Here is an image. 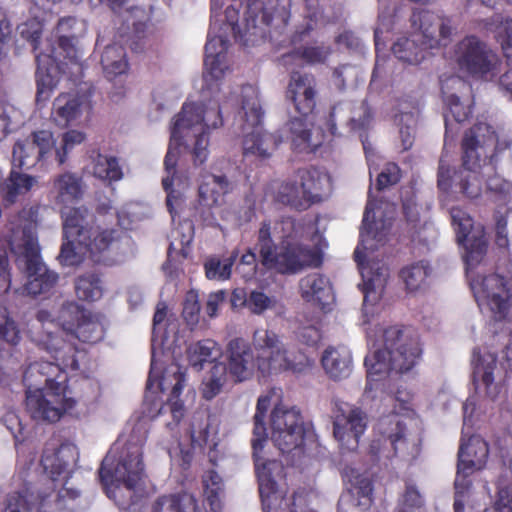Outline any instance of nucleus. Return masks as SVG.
<instances>
[{
  "label": "nucleus",
  "mask_w": 512,
  "mask_h": 512,
  "mask_svg": "<svg viewBox=\"0 0 512 512\" xmlns=\"http://www.w3.org/2000/svg\"><path fill=\"white\" fill-rule=\"evenodd\" d=\"M45 348L55 362L37 361L25 369V404L34 420L54 423L76 404L67 395L68 375L65 369L78 370L79 363L76 347L59 335L49 334Z\"/></svg>",
  "instance_id": "f257e3e1"
},
{
  "label": "nucleus",
  "mask_w": 512,
  "mask_h": 512,
  "mask_svg": "<svg viewBox=\"0 0 512 512\" xmlns=\"http://www.w3.org/2000/svg\"><path fill=\"white\" fill-rule=\"evenodd\" d=\"M498 136L493 127L484 122L475 123L468 129L461 141L462 166H450L448 154L442 152L438 171L437 187L447 196L461 194L468 199H477L483 192V178L480 170L492 164L497 156Z\"/></svg>",
  "instance_id": "f03ea898"
},
{
  "label": "nucleus",
  "mask_w": 512,
  "mask_h": 512,
  "mask_svg": "<svg viewBox=\"0 0 512 512\" xmlns=\"http://www.w3.org/2000/svg\"><path fill=\"white\" fill-rule=\"evenodd\" d=\"M450 215L457 242L465 247L466 274L478 305H487L495 321L505 320L512 311V280L496 273L481 280L471 278L472 269L487 254L488 241L483 229L473 233L474 220L465 210L453 207Z\"/></svg>",
  "instance_id": "7ed1b4c3"
},
{
  "label": "nucleus",
  "mask_w": 512,
  "mask_h": 512,
  "mask_svg": "<svg viewBox=\"0 0 512 512\" xmlns=\"http://www.w3.org/2000/svg\"><path fill=\"white\" fill-rule=\"evenodd\" d=\"M281 225L285 235L280 244L276 245L272 238L270 221L261 223L256 244L261 265L282 275L297 274L312 265L319 266V255L296 240L301 228L297 220L286 217L282 219Z\"/></svg>",
  "instance_id": "20e7f679"
},
{
  "label": "nucleus",
  "mask_w": 512,
  "mask_h": 512,
  "mask_svg": "<svg viewBox=\"0 0 512 512\" xmlns=\"http://www.w3.org/2000/svg\"><path fill=\"white\" fill-rule=\"evenodd\" d=\"M384 348L375 350L364 359L367 378L378 380L374 376L394 371L402 374L410 371L419 361L422 348L417 335L398 326L384 331Z\"/></svg>",
  "instance_id": "39448f33"
},
{
  "label": "nucleus",
  "mask_w": 512,
  "mask_h": 512,
  "mask_svg": "<svg viewBox=\"0 0 512 512\" xmlns=\"http://www.w3.org/2000/svg\"><path fill=\"white\" fill-rule=\"evenodd\" d=\"M291 17V0H269L263 4L260 0H249L245 17V29L242 32L237 24L232 27L234 38L244 47L254 46L266 37V32L257 25L258 20L269 28L271 41H278L287 29Z\"/></svg>",
  "instance_id": "423d86ee"
},
{
  "label": "nucleus",
  "mask_w": 512,
  "mask_h": 512,
  "mask_svg": "<svg viewBox=\"0 0 512 512\" xmlns=\"http://www.w3.org/2000/svg\"><path fill=\"white\" fill-rule=\"evenodd\" d=\"M23 236L21 244H11L16 265L24 271L27 277L22 294L33 298L47 297L56 287L59 275L43 263L37 239L25 230Z\"/></svg>",
  "instance_id": "0eeeda50"
},
{
  "label": "nucleus",
  "mask_w": 512,
  "mask_h": 512,
  "mask_svg": "<svg viewBox=\"0 0 512 512\" xmlns=\"http://www.w3.org/2000/svg\"><path fill=\"white\" fill-rule=\"evenodd\" d=\"M144 476L142 445L128 441L118 452L111 448L102 460L99 478L103 486L109 488L123 484L128 490H134Z\"/></svg>",
  "instance_id": "6e6552de"
},
{
  "label": "nucleus",
  "mask_w": 512,
  "mask_h": 512,
  "mask_svg": "<svg viewBox=\"0 0 512 512\" xmlns=\"http://www.w3.org/2000/svg\"><path fill=\"white\" fill-rule=\"evenodd\" d=\"M222 124L223 117L219 107L205 109L201 104L185 102L181 111L176 115L171 128V142L180 140L183 130L201 125L202 131L196 136L192 150L194 164L201 165L206 161L209 154V130L218 128Z\"/></svg>",
  "instance_id": "1a4fd4ad"
},
{
  "label": "nucleus",
  "mask_w": 512,
  "mask_h": 512,
  "mask_svg": "<svg viewBox=\"0 0 512 512\" xmlns=\"http://www.w3.org/2000/svg\"><path fill=\"white\" fill-rule=\"evenodd\" d=\"M62 218L64 235L74 238L84 254L95 255L106 251L115 240L116 230L101 229L96 225V217L84 206L62 212Z\"/></svg>",
  "instance_id": "9d476101"
},
{
  "label": "nucleus",
  "mask_w": 512,
  "mask_h": 512,
  "mask_svg": "<svg viewBox=\"0 0 512 512\" xmlns=\"http://www.w3.org/2000/svg\"><path fill=\"white\" fill-rule=\"evenodd\" d=\"M249 90L252 94L244 95L241 106L245 118L242 131L246 133L243 139V154L266 159L270 156V151L276 149L278 139L263 130L264 112L257 93L251 87Z\"/></svg>",
  "instance_id": "9b49d317"
},
{
  "label": "nucleus",
  "mask_w": 512,
  "mask_h": 512,
  "mask_svg": "<svg viewBox=\"0 0 512 512\" xmlns=\"http://www.w3.org/2000/svg\"><path fill=\"white\" fill-rule=\"evenodd\" d=\"M270 426L271 439L282 454L303 452L306 429L298 410L275 406L271 412Z\"/></svg>",
  "instance_id": "f8f14e48"
},
{
  "label": "nucleus",
  "mask_w": 512,
  "mask_h": 512,
  "mask_svg": "<svg viewBox=\"0 0 512 512\" xmlns=\"http://www.w3.org/2000/svg\"><path fill=\"white\" fill-rule=\"evenodd\" d=\"M21 35L32 46L37 63L36 69V103L37 105H44L52 96L54 89L58 85L56 77L57 64L53 56V49L50 53H43L39 51V45L42 37V27L39 23L32 24L31 27H26L21 31Z\"/></svg>",
  "instance_id": "ddd939ff"
},
{
  "label": "nucleus",
  "mask_w": 512,
  "mask_h": 512,
  "mask_svg": "<svg viewBox=\"0 0 512 512\" xmlns=\"http://www.w3.org/2000/svg\"><path fill=\"white\" fill-rule=\"evenodd\" d=\"M55 140L53 134L46 130L34 131L24 141H17L13 146L12 163L17 169L30 170L45 167L52 158L55 159Z\"/></svg>",
  "instance_id": "4468645a"
},
{
  "label": "nucleus",
  "mask_w": 512,
  "mask_h": 512,
  "mask_svg": "<svg viewBox=\"0 0 512 512\" xmlns=\"http://www.w3.org/2000/svg\"><path fill=\"white\" fill-rule=\"evenodd\" d=\"M456 62L461 71L476 78H483L493 71L497 55L474 35L466 36L456 46Z\"/></svg>",
  "instance_id": "2eb2a0df"
},
{
  "label": "nucleus",
  "mask_w": 512,
  "mask_h": 512,
  "mask_svg": "<svg viewBox=\"0 0 512 512\" xmlns=\"http://www.w3.org/2000/svg\"><path fill=\"white\" fill-rule=\"evenodd\" d=\"M62 327L83 343H97L104 337L102 323L76 303L63 307L60 315Z\"/></svg>",
  "instance_id": "dca6fc26"
},
{
  "label": "nucleus",
  "mask_w": 512,
  "mask_h": 512,
  "mask_svg": "<svg viewBox=\"0 0 512 512\" xmlns=\"http://www.w3.org/2000/svg\"><path fill=\"white\" fill-rule=\"evenodd\" d=\"M367 428V415L359 407H339L334 414L333 435L342 449L354 451Z\"/></svg>",
  "instance_id": "f3484780"
},
{
  "label": "nucleus",
  "mask_w": 512,
  "mask_h": 512,
  "mask_svg": "<svg viewBox=\"0 0 512 512\" xmlns=\"http://www.w3.org/2000/svg\"><path fill=\"white\" fill-rule=\"evenodd\" d=\"M413 24L419 23L420 40L423 42L424 47L430 50L446 47L453 34L452 21L446 16H440L434 12L423 10L419 13H414L412 16Z\"/></svg>",
  "instance_id": "a211bd4d"
},
{
  "label": "nucleus",
  "mask_w": 512,
  "mask_h": 512,
  "mask_svg": "<svg viewBox=\"0 0 512 512\" xmlns=\"http://www.w3.org/2000/svg\"><path fill=\"white\" fill-rule=\"evenodd\" d=\"M285 96L299 115L309 116L314 112L318 98L316 77L312 73L291 72Z\"/></svg>",
  "instance_id": "6ab92c4d"
},
{
  "label": "nucleus",
  "mask_w": 512,
  "mask_h": 512,
  "mask_svg": "<svg viewBox=\"0 0 512 512\" xmlns=\"http://www.w3.org/2000/svg\"><path fill=\"white\" fill-rule=\"evenodd\" d=\"M466 90L470 91L471 87L463 79L458 76H451L445 81L441 80V92L443 100L448 108V113H445V139L448 138L450 133H453L454 121L456 124L463 123L468 120L472 115V106L470 104H463L457 94H449L447 89Z\"/></svg>",
  "instance_id": "aec40b11"
},
{
  "label": "nucleus",
  "mask_w": 512,
  "mask_h": 512,
  "mask_svg": "<svg viewBox=\"0 0 512 512\" xmlns=\"http://www.w3.org/2000/svg\"><path fill=\"white\" fill-rule=\"evenodd\" d=\"M314 359L305 352L282 349L270 359L260 358V373L263 377L282 371L301 373L312 368Z\"/></svg>",
  "instance_id": "412c9836"
},
{
  "label": "nucleus",
  "mask_w": 512,
  "mask_h": 512,
  "mask_svg": "<svg viewBox=\"0 0 512 512\" xmlns=\"http://www.w3.org/2000/svg\"><path fill=\"white\" fill-rule=\"evenodd\" d=\"M251 345L243 338H234L227 345V369L237 382L249 378L256 365Z\"/></svg>",
  "instance_id": "4be33fe9"
},
{
  "label": "nucleus",
  "mask_w": 512,
  "mask_h": 512,
  "mask_svg": "<svg viewBox=\"0 0 512 512\" xmlns=\"http://www.w3.org/2000/svg\"><path fill=\"white\" fill-rule=\"evenodd\" d=\"M54 486L46 491L35 490L31 484L7 496L5 512H48L46 500L52 495Z\"/></svg>",
  "instance_id": "5701e85b"
},
{
  "label": "nucleus",
  "mask_w": 512,
  "mask_h": 512,
  "mask_svg": "<svg viewBox=\"0 0 512 512\" xmlns=\"http://www.w3.org/2000/svg\"><path fill=\"white\" fill-rule=\"evenodd\" d=\"M496 368V355L492 353L481 355L479 348L473 350V384L475 388H478L479 382H481L486 395L492 400L496 399L502 390V386L494 382V370Z\"/></svg>",
  "instance_id": "b1692460"
},
{
  "label": "nucleus",
  "mask_w": 512,
  "mask_h": 512,
  "mask_svg": "<svg viewBox=\"0 0 512 512\" xmlns=\"http://www.w3.org/2000/svg\"><path fill=\"white\" fill-rule=\"evenodd\" d=\"M296 178L301 184V190L309 203V208L322 202L324 196L331 190L330 176L315 167L298 169Z\"/></svg>",
  "instance_id": "393cba45"
},
{
  "label": "nucleus",
  "mask_w": 512,
  "mask_h": 512,
  "mask_svg": "<svg viewBox=\"0 0 512 512\" xmlns=\"http://www.w3.org/2000/svg\"><path fill=\"white\" fill-rule=\"evenodd\" d=\"M301 297L306 301L326 311L333 301L331 284L324 275L311 273L303 277L299 282Z\"/></svg>",
  "instance_id": "a878e982"
},
{
  "label": "nucleus",
  "mask_w": 512,
  "mask_h": 512,
  "mask_svg": "<svg viewBox=\"0 0 512 512\" xmlns=\"http://www.w3.org/2000/svg\"><path fill=\"white\" fill-rule=\"evenodd\" d=\"M489 457V445L480 436L473 435L465 443L461 441L458 451V469L459 472H469V470H481L485 467Z\"/></svg>",
  "instance_id": "bb28decb"
},
{
  "label": "nucleus",
  "mask_w": 512,
  "mask_h": 512,
  "mask_svg": "<svg viewBox=\"0 0 512 512\" xmlns=\"http://www.w3.org/2000/svg\"><path fill=\"white\" fill-rule=\"evenodd\" d=\"M321 365L330 379H346L353 369L352 354L345 346H329L322 353Z\"/></svg>",
  "instance_id": "cd10ccee"
},
{
  "label": "nucleus",
  "mask_w": 512,
  "mask_h": 512,
  "mask_svg": "<svg viewBox=\"0 0 512 512\" xmlns=\"http://www.w3.org/2000/svg\"><path fill=\"white\" fill-rule=\"evenodd\" d=\"M74 460V449L70 445L61 444L58 447L46 445L40 460L45 473H47L52 482L57 481L64 475L70 463Z\"/></svg>",
  "instance_id": "c85d7f7f"
},
{
  "label": "nucleus",
  "mask_w": 512,
  "mask_h": 512,
  "mask_svg": "<svg viewBox=\"0 0 512 512\" xmlns=\"http://www.w3.org/2000/svg\"><path fill=\"white\" fill-rule=\"evenodd\" d=\"M52 191L55 194V202L67 209L61 213L68 212L71 209L68 206L78 202L83 196V180L74 173L65 172L54 178Z\"/></svg>",
  "instance_id": "c756f323"
},
{
  "label": "nucleus",
  "mask_w": 512,
  "mask_h": 512,
  "mask_svg": "<svg viewBox=\"0 0 512 512\" xmlns=\"http://www.w3.org/2000/svg\"><path fill=\"white\" fill-rule=\"evenodd\" d=\"M151 512H202L196 497L187 491L159 496L151 506Z\"/></svg>",
  "instance_id": "7c9ffc66"
},
{
  "label": "nucleus",
  "mask_w": 512,
  "mask_h": 512,
  "mask_svg": "<svg viewBox=\"0 0 512 512\" xmlns=\"http://www.w3.org/2000/svg\"><path fill=\"white\" fill-rule=\"evenodd\" d=\"M229 186L225 175H204L198 188L200 204L206 207L218 205L221 197L228 193Z\"/></svg>",
  "instance_id": "2f4dec72"
},
{
  "label": "nucleus",
  "mask_w": 512,
  "mask_h": 512,
  "mask_svg": "<svg viewBox=\"0 0 512 512\" xmlns=\"http://www.w3.org/2000/svg\"><path fill=\"white\" fill-rule=\"evenodd\" d=\"M228 49V40L222 36L208 37L205 44L204 66L213 79H220L224 75L222 60Z\"/></svg>",
  "instance_id": "473e14b6"
},
{
  "label": "nucleus",
  "mask_w": 512,
  "mask_h": 512,
  "mask_svg": "<svg viewBox=\"0 0 512 512\" xmlns=\"http://www.w3.org/2000/svg\"><path fill=\"white\" fill-rule=\"evenodd\" d=\"M428 50L430 49L424 47L420 36L415 33L410 37L399 38L392 46V52L397 59L412 65L420 64Z\"/></svg>",
  "instance_id": "72a5a7b5"
},
{
  "label": "nucleus",
  "mask_w": 512,
  "mask_h": 512,
  "mask_svg": "<svg viewBox=\"0 0 512 512\" xmlns=\"http://www.w3.org/2000/svg\"><path fill=\"white\" fill-rule=\"evenodd\" d=\"M175 384L173 385L171 394L165 404H163L159 411L158 415L162 414L164 412L165 408H168L171 416L173 418L172 422L167 423V427L170 430H173L175 427H177L184 417L185 408L183 401L180 399V395L182 394L183 388L185 386L186 382V374L185 372H182L180 369H178L177 372L173 375Z\"/></svg>",
  "instance_id": "f704fd0d"
},
{
  "label": "nucleus",
  "mask_w": 512,
  "mask_h": 512,
  "mask_svg": "<svg viewBox=\"0 0 512 512\" xmlns=\"http://www.w3.org/2000/svg\"><path fill=\"white\" fill-rule=\"evenodd\" d=\"M252 344L257 352L255 362L259 372L260 358L270 359L276 352H281L284 349L280 345L279 336L274 331L265 328H258L254 331Z\"/></svg>",
  "instance_id": "c9c22d12"
},
{
  "label": "nucleus",
  "mask_w": 512,
  "mask_h": 512,
  "mask_svg": "<svg viewBox=\"0 0 512 512\" xmlns=\"http://www.w3.org/2000/svg\"><path fill=\"white\" fill-rule=\"evenodd\" d=\"M332 47L325 44H307L295 47L292 51L283 55V60L287 62L288 58L300 60L306 65L314 66L325 64L332 54Z\"/></svg>",
  "instance_id": "e433bc0d"
},
{
  "label": "nucleus",
  "mask_w": 512,
  "mask_h": 512,
  "mask_svg": "<svg viewBox=\"0 0 512 512\" xmlns=\"http://www.w3.org/2000/svg\"><path fill=\"white\" fill-rule=\"evenodd\" d=\"M101 65L109 80L126 73L128 61L124 47L116 43L106 46L101 55Z\"/></svg>",
  "instance_id": "4c0bfd02"
},
{
  "label": "nucleus",
  "mask_w": 512,
  "mask_h": 512,
  "mask_svg": "<svg viewBox=\"0 0 512 512\" xmlns=\"http://www.w3.org/2000/svg\"><path fill=\"white\" fill-rule=\"evenodd\" d=\"M304 3L306 22L300 25L291 36L290 42L293 45L300 43L305 37L309 36L318 25L325 23L323 9L320 6L319 0H304Z\"/></svg>",
  "instance_id": "58836bf2"
},
{
  "label": "nucleus",
  "mask_w": 512,
  "mask_h": 512,
  "mask_svg": "<svg viewBox=\"0 0 512 512\" xmlns=\"http://www.w3.org/2000/svg\"><path fill=\"white\" fill-rule=\"evenodd\" d=\"M277 200L297 211H305L309 208V203L304 197L301 184L296 177L281 183L277 192Z\"/></svg>",
  "instance_id": "ea45409f"
},
{
  "label": "nucleus",
  "mask_w": 512,
  "mask_h": 512,
  "mask_svg": "<svg viewBox=\"0 0 512 512\" xmlns=\"http://www.w3.org/2000/svg\"><path fill=\"white\" fill-rule=\"evenodd\" d=\"M432 268L425 260H420L403 267L399 272V277L405 283L408 291H417L426 284Z\"/></svg>",
  "instance_id": "a19ab883"
},
{
  "label": "nucleus",
  "mask_w": 512,
  "mask_h": 512,
  "mask_svg": "<svg viewBox=\"0 0 512 512\" xmlns=\"http://www.w3.org/2000/svg\"><path fill=\"white\" fill-rule=\"evenodd\" d=\"M93 174L103 182L111 184L123 179L124 173L115 156L98 154L93 163Z\"/></svg>",
  "instance_id": "79ce46f5"
},
{
  "label": "nucleus",
  "mask_w": 512,
  "mask_h": 512,
  "mask_svg": "<svg viewBox=\"0 0 512 512\" xmlns=\"http://www.w3.org/2000/svg\"><path fill=\"white\" fill-rule=\"evenodd\" d=\"M380 433L386 437L397 453V444L405 441L406 425L399 415L390 414L380 418L378 422Z\"/></svg>",
  "instance_id": "37998d69"
},
{
  "label": "nucleus",
  "mask_w": 512,
  "mask_h": 512,
  "mask_svg": "<svg viewBox=\"0 0 512 512\" xmlns=\"http://www.w3.org/2000/svg\"><path fill=\"white\" fill-rule=\"evenodd\" d=\"M81 103L76 97L69 94H60L53 102V115L55 121L67 125L74 120L80 110Z\"/></svg>",
  "instance_id": "c03bdc74"
},
{
  "label": "nucleus",
  "mask_w": 512,
  "mask_h": 512,
  "mask_svg": "<svg viewBox=\"0 0 512 512\" xmlns=\"http://www.w3.org/2000/svg\"><path fill=\"white\" fill-rule=\"evenodd\" d=\"M204 494L209 512H221L220 493L223 491V481L215 470H209L203 476Z\"/></svg>",
  "instance_id": "a18cd8bd"
},
{
  "label": "nucleus",
  "mask_w": 512,
  "mask_h": 512,
  "mask_svg": "<svg viewBox=\"0 0 512 512\" xmlns=\"http://www.w3.org/2000/svg\"><path fill=\"white\" fill-rule=\"evenodd\" d=\"M76 295L83 301H95L102 296L101 279L94 272L80 275L75 281Z\"/></svg>",
  "instance_id": "49530a36"
},
{
  "label": "nucleus",
  "mask_w": 512,
  "mask_h": 512,
  "mask_svg": "<svg viewBox=\"0 0 512 512\" xmlns=\"http://www.w3.org/2000/svg\"><path fill=\"white\" fill-rule=\"evenodd\" d=\"M217 343L211 339L200 340L191 344L187 349V357L189 364L200 371L206 362H211L213 359V351L216 349Z\"/></svg>",
  "instance_id": "de8ad7c7"
},
{
  "label": "nucleus",
  "mask_w": 512,
  "mask_h": 512,
  "mask_svg": "<svg viewBox=\"0 0 512 512\" xmlns=\"http://www.w3.org/2000/svg\"><path fill=\"white\" fill-rule=\"evenodd\" d=\"M491 30L500 43L505 57L512 61V18L495 15L492 17Z\"/></svg>",
  "instance_id": "09e8293b"
},
{
  "label": "nucleus",
  "mask_w": 512,
  "mask_h": 512,
  "mask_svg": "<svg viewBox=\"0 0 512 512\" xmlns=\"http://www.w3.org/2000/svg\"><path fill=\"white\" fill-rule=\"evenodd\" d=\"M36 182L37 180L35 177L20 173L15 170L14 167L10 171L9 177L5 182L6 200L9 202H14L18 195L30 191Z\"/></svg>",
  "instance_id": "8fccbe9b"
},
{
  "label": "nucleus",
  "mask_w": 512,
  "mask_h": 512,
  "mask_svg": "<svg viewBox=\"0 0 512 512\" xmlns=\"http://www.w3.org/2000/svg\"><path fill=\"white\" fill-rule=\"evenodd\" d=\"M237 257L238 252L233 251L224 260H220L217 257L209 258L204 264L206 277L210 280H228Z\"/></svg>",
  "instance_id": "3c124183"
},
{
  "label": "nucleus",
  "mask_w": 512,
  "mask_h": 512,
  "mask_svg": "<svg viewBox=\"0 0 512 512\" xmlns=\"http://www.w3.org/2000/svg\"><path fill=\"white\" fill-rule=\"evenodd\" d=\"M178 162V151L172 148L171 144L169 145L168 151L164 158V167L167 172V176L162 179V186L165 192L167 193L166 198V206L168 211L172 214L174 207H173V200L176 199L174 196V176L176 174V166Z\"/></svg>",
  "instance_id": "603ef678"
},
{
  "label": "nucleus",
  "mask_w": 512,
  "mask_h": 512,
  "mask_svg": "<svg viewBox=\"0 0 512 512\" xmlns=\"http://www.w3.org/2000/svg\"><path fill=\"white\" fill-rule=\"evenodd\" d=\"M253 438L251 440V446L253 450V459L255 462V468L258 471L260 469V466L263 467V469L266 468V463L260 464V453L263 451V448L267 442L268 439V433L266 428L265 419L260 417H253Z\"/></svg>",
  "instance_id": "864d4df0"
},
{
  "label": "nucleus",
  "mask_w": 512,
  "mask_h": 512,
  "mask_svg": "<svg viewBox=\"0 0 512 512\" xmlns=\"http://www.w3.org/2000/svg\"><path fill=\"white\" fill-rule=\"evenodd\" d=\"M486 193L496 201H508L512 193V182L497 173L486 180Z\"/></svg>",
  "instance_id": "5fc2aeb1"
},
{
  "label": "nucleus",
  "mask_w": 512,
  "mask_h": 512,
  "mask_svg": "<svg viewBox=\"0 0 512 512\" xmlns=\"http://www.w3.org/2000/svg\"><path fill=\"white\" fill-rule=\"evenodd\" d=\"M360 110H361V114L357 118L356 117L350 118L348 121V125H349L351 131L360 133V138H361V141L363 144V148H364V150H366L367 149V147H366V140H367L366 132L372 123L373 113L366 101L362 102V104L360 106Z\"/></svg>",
  "instance_id": "6e6d98bb"
},
{
  "label": "nucleus",
  "mask_w": 512,
  "mask_h": 512,
  "mask_svg": "<svg viewBox=\"0 0 512 512\" xmlns=\"http://www.w3.org/2000/svg\"><path fill=\"white\" fill-rule=\"evenodd\" d=\"M307 116L295 117L289 122V130L292 135V144L295 149H302L301 146H308L311 138V130L306 122Z\"/></svg>",
  "instance_id": "4d7b16f0"
},
{
  "label": "nucleus",
  "mask_w": 512,
  "mask_h": 512,
  "mask_svg": "<svg viewBox=\"0 0 512 512\" xmlns=\"http://www.w3.org/2000/svg\"><path fill=\"white\" fill-rule=\"evenodd\" d=\"M64 242L61 245L58 259L62 265L76 266L81 263L84 254L74 238H68L63 234Z\"/></svg>",
  "instance_id": "13d9d810"
},
{
  "label": "nucleus",
  "mask_w": 512,
  "mask_h": 512,
  "mask_svg": "<svg viewBox=\"0 0 512 512\" xmlns=\"http://www.w3.org/2000/svg\"><path fill=\"white\" fill-rule=\"evenodd\" d=\"M0 339L12 345H17L21 339L16 323L9 317L4 307H0Z\"/></svg>",
  "instance_id": "bf43d9fd"
},
{
  "label": "nucleus",
  "mask_w": 512,
  "mask_h": 512,
  "mask_svg": "<svg viewBox=\"0 0 512 512\" xmlns=\"http://www.w3.org/2000/svg\"><path fill=\"white\" fill-rule=\"evenodd\" d=\"M200 309L198 293L194 290L188 291L185 295L182 309V317L187 325L194 326L198 324Z\"/></svg>",
  "instance_id": "052dcab7"
},
{
  "label": "nucleus",
  "mask_w": 512,
  "mask_h": 512,
  "mask_svg": "<svg viewBox=\"0 0 512 512\" xmlns=\"http://www.w3.org/2000/svg\"><path fill=\"white\" fill-rule=\"evenodd\" d=\"M85 140V134L77 131V130H69L63 134L62 137V148L57 149L55 147V160L59 165H62L67 158V154L69 150H71L74 145L81 144Z\"/></svg>",
  "instance_id": "680f3d73"
},
{
  "label": "nucleus",
  "mask_w": 512,
  "mask_h": 512,
  "mask_svg": "<svg viewBox=\"0 0 512 512\" xmlns=\"http://www.w3.org/2000/svg\"><path fill=\"white\" fill-rule=\"evenodd\" d=\"M401 179V170L396 163H387L376 179V189L382 191L397 184Z\"/></svg>",
  "instance_id": "e2e57ef3"
},
{
  "label": "nucleus",
  "mask_w": 512,
  "mask_h": 512,
  "mask_svg": "<svg viewBox=\"0 0 512 512\" xmlns=\"http://www.w3.org/2000/svg\"><path fill=\"white\" fill-rule=\"evenodd\" d=\"M258 261L255 252L248 249L240 258L236 271L241 274L245 280H251L257 275Z\"/></svg>",
  "instance_id": "0e129e2a"
},
{
  "label": "nucleus",
  "mask_w": 512,
  "mask_h": 512,
  "mask_svg": "<svg viewBox=\"0 0 512 512\" xmlns=\"http://www.w3.org/2000/svg\"><path fill=\"white\" fill-rule=\"evenodd\" d=\"M374 209H375L374 204L370 200H368L366 207H365L363 219H362V229H361L360 235L362 238L367 236V237H371L377 241H381L382 237H381L380 233L374 229V226H375L374 219L370 220V215L374 213Z\"/></svg>",
  "instance_id": "69168bd1"
},
{
  "label": "nucleus",
  "mask_w": 512,
  "mask_h": 512,
  "mask_svg": "<svg viewBox=\"0 0 512 512\" xmlns=\"http://www.w3.org/2000/svg\"><path fill=\"white\" fill-rule=\"evenodd\" d=\"M296 338L301 344L307 347H315L320 342L322 335L319 328L308 325L298 328Z\"/></svg>",
  "instance_id": "338daca9"
},
{
  "label": "nucleus",
  "mask_w": 512,
  "mask_h": 512,
  "mask_svg": "<svg viewBox=\"0 0 512 512\" xmlns=\"http://www.w3.org/2000/svg\"><path fill=\"white\" fill-rule=\"evenodd\" d=\"M247 306L254 314H262L265 310L271 307L272 300L264 292L252 291L247 300Z\"/></svg>",
  "instance_id": "774afa93"
}]
</instances>
